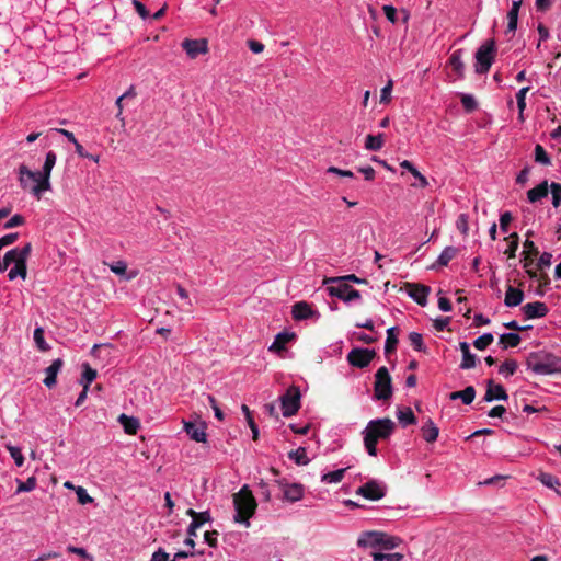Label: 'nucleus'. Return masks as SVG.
Instances as JSON below:
<instances>
[{
    "label": "nucleus",
    "mask_w": 561,
    "mask_h": 561,
    "mask_svg": "<svg viewBox=\"0 0 561 561\" xmlns=\"http://www.w3.org/2000/svg\"><path fill=\"white\" fill-rule=\"evenodd\" d=\"M476 389L472 386L466 387L461 391H455L450 393V399H461L465 404H470L474 400Z\"/></svg>",
    "instance_id": "c756f323"
},
{
    "label": "nucleus",
    "mask_w": 561,
    "mask_h": 561,
    "mask_svg": "<svg viewBox=\"0 0 561 561\" xmlns=\"http://www.w3.org/2000/svg\"><path fill=\"white\" fill-rule=\"evenodd\" d=\"M524 252L523 254L524 255H538L539 254V250L538 248L536 247V244L529 240V239H526L525 242H524Z\"/></svg>",
    "instance_id": "052dcab7"
},
{
    "label": "nucleus",
    "mask_w": 561,
    "mask_h": 561,
    "mask_svg": "<svg viewBox=\"0 0 561 561\" xmlns=\"http://www.w3.org/2000/svg\"><path fill=\"white\" fill-rule=\"evenodd\" d=\"M356 494L369 501H378L386 495V486L376 480H369L356 490Z\"/></svg>",
    "instance_id": "9d476101"
},
{
    "label": "nucleus",
    "mask_w": 561,
    "mask_h": 561,
    "mask_svg": "<svg viewBox=\"0 0 561 561\" xmlns=\"http://www.w3.org/2000/svg\"><path fill=\"white\" fill-rule=\"evenodd\" d=\"M182 47L190 58L194 59L201 54L207 53L206 39H184Z\"/></svg>",
    "instance_id": "ddd939ff"
},
{
    "label": "nucleus",
    "mask_w": 561,
    "mask_h": 561,
    "mask_svg": "<svg viewBox=\"0 0 561 561\" xmlns=\"http://www.w3.org/2000/svg\"><path fill=\"white\" fill-rule=\"evenodd\" d=\"M186 515L192 517L193 523H197V527L201 528L205 523L211 520L210 513L208 511L196 512L193 508L186 511Z\"/></svg>",
    "instance_id": "473e14b6"
},
{
    "label": "nucleus",
    "mask_w": 561,
    "mask_h": 561,
    "mask_svg": "<svg viewBox=\"0 0 561 561\" xmlns=\"http://www.w3.org/2000/svg\"><path fill=\"white\" fill-rule=\"evenodd\" d=\"M393 83L391 80L381 89L380 103H389L391 100V91Z\"/></svg>",
    "instance_id": "13d9d810"
},
{
    "label": "nucleus",
    "mask_w": 561,
    "mask_h": 561,
    "mask_svg": "<svg viewBox=\"0 0 561 561\" xmlns=\"http://www.w3.org/2000/svg\"><path fill=\"white\" fill-rule=\"evenodd\" d=\"M461 104L467 112H472L477 108V102L472 95L462 94Z\"/></svg>",
    "instance_id": "5fc2aeb1"
},
{
    "label": "nucleus",
    "mask_w": 561,
    "mask_h": 561,
    "mask_svg": "<svg viewBox=\"0 0 561 561\" xmlns=\"http://www.w3.org/2000/svg\"><path fill=\"white\" fill-rule=\"evenodd\" d=\"M83 371L81 376L80 383L83 385H90L95 378H96V370L93 369L88 363H84L82 365Z\"/></svg>",
    "instance_id": "ea45409f"
},
{
    "label": "nucleus",
    "mask_w": 561,
    "mask_h": 561,
    "mask_svg": "<svg viewBox=\"0 0 561 561\" xmlns=\"http://www.w3.org/2000/svg\"><path fill=\"white\" fill-rule=\"evenodd\" d=\"M528 91H529V87H524L516 94L517 107H518V112H520V113H524V111L526 108L525 100H526V94Z\"/></svg>",
    "instance_id": "3c124183"
},
{
    "label": "nucleus",
    "mask_w": 561,
    "mask_h": 561,
    "mask_svg": "<svg viewBox=\"0 0 561 561\" xmlns=\"http://www.w3.org/2000/svg\"><path fill=\"white\" fill-rule=\"evenodd\" d=\"M279 485L283 488L284 497L289 502H297L304 495V486L299 483H285L283 481H278Z\"/></svg>",
    "instance_id": "f3484780"
},
{
    "label": "nucleus",
    "mask_w": 561,
    "mask_h": 561,
    "mask_svg": "<svg viewBox=\"0 0 561 561\" xmlns=\"http://www.w3.org/2000/svg\"><path fill=\"white\" fill-rule=\"evenodd\" d=\"M57 156L55 152L49 151L46 153L45 162L42 171L35 172L30 170L26 165L21 164L22 173H27V178L31 181L35 182L33 186H31V193L37 198L41 199L42 194L46 191L51 190L50 185V174L51 170L56 163Z\"/></svg>",
    "instance_id": "f03ea898"
},
{
    "label": "nucleus",
    "mask_w": 561,
    "mask_h": 561,
    "mask_svg": "<svg viewBox=\"0 0 561 561\" xmlns=\"http://www.w3.org/2000/svg\"><path fill=\"white\" fill-rule=\"evenodd\" d=\"M327 290L330 296L336 297L344 302H351L360 298V293L353 288L350 284H329Z\"/></svg>",
    "instance_id": "1a4fd4ad"
},
{
    "label": "nucleus",
    "mask_w": 561,
    "mask_h": 561,
    "mask_svg": "<svg viewBox=\"0 0 561 561\" xmlns=\"http://www.w3.org/2000/svg\"><path fill=\"white\" fill-rule=\"evenodd\" d=\"M458 250L454 247H446L437 259V264L447 266L448 263L457 255Z\"/></svg>",
    "instance_id": "e433bc0d"
},
{
    "label": "nucleus",
    "mask_w": 561,
    "mask_h": 561,
    "mask_svg": "<svg viewBox=\"0 0 561 561\" xmlns=\"http://www.w3.org/2000/svg\"><path fill=\"white\" fill-rule=\"evenodd\" d=\"M535 161L543 165H550L551 159L541 145L535 147Z\"/></svg>",
    "instance_id": "79ce46f5"
},
{
    "label": "nucleus",
    "mask_w": 561,
    "mask_h": 561,
    "mask_svg": "<svg viewBox=\"0 0 561 561\" xmlns=\"http://www.w3.org/2000/svg\"><path fill=\"white\" fill-rule=\"evenodd\" d=\"M300 398V390L296 386H290L280 397V407L285 417H290L299 411Z\"/></svg>",
    "instance_id": "0eeeda50"
},
{
    "label": "nucleus",
    "mask_w": 561,
    "mask_h": 561,
    "mask_svg": "<svg viewBox=\"0 0 561 561\" xmlns=\"http://www.w3.org/2000/svg\"><path fill=\"white\" fill-rule=\"evenodd\" d=\"M118 421L124 427L125 433L129 435H135L140 426L138 419L126 414H121Z\"/></svg>",
    "instance_id": "a878e982"
},
{
    "label": "nucleus",
    "mask_w": 561,
    "mask_h": 561,
    "mask_svg": "<svg viewBox=\"0 0 561 561\" xmlns=\"http://www.w3.org/2000/svg\"><path fill=\"white\" fill-rule=\"evenodd\" d=\"M376 356L377 353L375 350L354 347L347 354L346 359L353 367L366 368Z\"/></svg>",
    "instance_id": "6e6552de"
},
{
    "label": "nucleus",
    "mask_w": 561,
    "mask_h": 561,
    "mask_svg": "<svg viewBox=\"0 0 561 561\" xmlns=\"http://www.w3.org/2000/svg\"><path fill=\"white\" fill-rule=\"evenodd\" d=\"M524 300V291L522 289L515 288L513 286H507L504 304L506 307H517Z\"/></svg>",
    "instance_id": "6ab92c4d"
},
{
    "label": "nucleus",
    "mask_w": 561,
    "mask_h": 561,
    "mask_svg": "<svg viewBox=\"0 0 561 561\" xmlns=\"http://www.w3.org/2000/svg\"><path fill=\"white\" fill-rule=\"evenodd\" d=\"M16 483H18L16 493H21V492L33 491L36 488L37 481H36V478L33 476V477H30L26 481H21V480L16 479Z\"/></svg>",
    "instance_id": "c03bdc74"
},
{
    "label": "nucleus",
    "mask_w": 561,
    "mask_h": 561,
    "mask_svg": "<svg viewBox=\"0 0 561 561\" xmlns=\"http://www.w3.org/2000/svg\"><path fill=\"white\" fill-rule=\"evenodd\" d=\"M78 502L82 505L93 502V499L88 494L87 490L78 486L76 490Z\"/></svg>",
    "instance_id": "6e6d98bb"
},
{
    "label": "nucleus",
    "mask_w": 561,
    "mask_h": 561,
    "mask_svg": "<svg viewBox=\"0 0 561 561\" xmlns=\"http://www.w3.org/2000/svg\"><path fill=\"white\" fill-rule=\"evenodd\" d=\"M549 193V185L547 181L541 182L539 185L527 192V197L530 203H535L546 197Z\"/></svg>",
    "instance_id": "393cba45"
},
{
    "label": "nucleus",
    "mask_w": 561,
    "mask_h": 561,
    "mask_svg": "<svg viewBox=\"0 0 561 561\" xmlns=\"http://www.w3.org/2000/svg\"><path fill=\"white\" fill-rule=\"evenodd\" d=\"M25 222V218L22 215H14L12 216L5 224L4 229H11L18 226H22Z\"/></svg>",
    "instance_id": "4d7b16f0"
},
{
    "label": "nucleus",
    "mask_w": 561,
    "mask_h": 561,
    "mask_svg": "<svg viewBox=\"0 0 561 561\" xmlns=\"http://www.w3.org/2000/svg\"><path fill=\"white\" fill-rule=\"evenodd\" d=\"M409 340L414 350L419 352H425L422 334L417 332H411L409 335Z\"/></svg>",
    "instance_id": "8fccbe9b"
},
{
    "label": "nucleus",
    "mask_w": 561,
    "mask_h": 561,
    "mask_svg": "<svg viewBox=\"0 0 561 561\" xmlns=\"http://www.w3.org/2000/svg\"><path fill=\"white\" fill-rule=\"evenodd\" d=\"M392 378L386 366L377 369L374 382V399L387 401L392 397Z\"/></svg>",
    "instance_id": "39448f33"
},
{
    "label": "nucleus",
    "mask_w": 561,
    "mask_h": 561,
    "mask_svg": "<svg viewBox=\"0 0 561 561\" xmlns=\"http://www.w3.org/2000/svg\"><path fill=\"white\" fill-rule=\"evenodd\" d=\"M522 5V0L513 1L512 8L507 13V30L506 32H515L518 22V12Z\"/></svg>",
    "instance_id": "cd10ccee"
},
{
    "label": "nucleus",
    "mask_w": 561,
    "mask_h": 561,
    "mask_svg": "<svg viewBox=\"0 0 561 561\" xmlns=\"http://www.w3.org/2000/svg\"><path fill=\"white\" fill-rule=\"evenodd\" d=\"M31 252H32V244L26 243L24 245L23 257H21L8 273V277L10 280L15 279L18 276H20L23 279L26 278V276H27L26 262H27V259H28Z\"/></svg>",
    "instance_id": "f8f14e48"
},
{
    "label": "nucleus",
    "mask_w": 561,
    "mask_h": 561,
    "mask_svg": "<svg viewBox=\"0 0 561 561\" xmlns=\"http://www.w3.org/2000/svg\"><path fill=\"white\" fill-rule=\"evenodd\" d=\"M397 417L403 427L416 423V417L411 408L399 409L397 412Z\"/></svg>",
    "instance_id": "2f4dec72"
},
{
    "label": "nucleus",
    "mask_w": 561,
    "mask_h": 561,
    "mask_svg": "<svg viewBox=\"0 0 561 561\" xmlns=\"http://www.w3.org/2000/svg\"><path fill=\"white\" fill-rule=\"evenodd\" d=\"M379 548L391 550L398 547L401 543V539L394 536H390L386 533H382V538H380Z\"/></svg>",
    "instance_id": "4c0bfd02"
},
{
    "label": "nucleus",
    "mask_w": 561,
    "mask_h": 561,
    "mask_svg": "<svg viewBox=\"0 0 561 561\" xmlns=\"http://www.w3.org/2000/svg\"><path fill=\"white\" fill-rule=\"evenodd\" d=\"M396 428L394 422L389 419H377L368 422L363 432L364 446L369 456L377 455L378 440L388 439Z\"/></svg>",
    "instance_id": "f257e3e1"
},
{
    "label": "nucleus",
    "mask_w": 561,
    "mask_h": 561,
    "mask_svg": "<svg viewBox=\"0 0 561 561\" xmlns=\"http://www.w3.org/2000/svg\"><path fill=\"white\" fill-rule=\"evenodd\" d=\"M526 365L537 375L561 374V358L552 353L531 352L527 356Z\"/></svg>",
    "instance_id": "7ed1b4c3"
},
{
    "label": "nucleus",
    "mask_w": 561,
    "mask_h": 561,
    "mask_svg": "<svg viewBox=\"0 0 561 561\" xmlns=\"http://www.w3.org/2000/svg\"><path fill=\"white\" fill-rule=\"evenodd\" d=\"M404 287L408 295L420 306L424 307L427 304V297L431 288L426 285L419 283H405Z\"/></svg>",
    "instance_id": "9b49d317"
},
{
    "label": "nucleus",
    "mask_w": 561,
    "mask_h": 561,
    "mask_svg": "<svg viewBox=\"0 0 561 561\" xmlns=\"http://www.w3.org/2000/svg\"><path fill=\"white\" fill-rule=\"evenodd\" d=\"M508 396L502 385H496L492 379L486 382V391L484 401L491 402L493 400H507Z\"/></svg>",
    "instance_id": "dca6fc26"
},
{
    "label": "nucleus",
    "mask_w": 561,
    "mask_h": 561,
    "mask_svg": "<svg viewBox=\"0 0 561 561\" xmlns=\"http://www.w3.org/2000/svg\"><path fill=\"white\" fill-rule=\"evenodd\" d=\"M295 333L280 332L275 336L274 342L270 346L271 352L285 351L286 344L295 339Z\"/></svg>",
    "instance_id": "b1692460"
},
{
    "label": "nucleus",
    "mask_w": 561,
    "mask_h": 561,
    "mask_svg": "<svg viewBox=\"0 0 561 561\" xmlns=\"http://www.w3.org/2000/svg\"><path fill=\"white\" fill-rule=\"evenodd\" d=\"M398 332H399V329L397 327H392L387 330V339H386V343H385V354L386 355H389V354L396 352L397 345L399 342Z\"/></svg>",
    "instance_id": "bb28decb"
},
{
    "label": "nucleus",
    "mask_w": 561,
    "mask_h": 561,
    "mask_svg": "<svg viewBox=\"0 0 561 561\" xmlns=\"http://www.w3.org/2000/svg\"><path fill=\"white\" fill-rule=\"evenodd\" d=\"M348 282H352L355 284H367L368 283V280L366 278H359L355 274H348V275L337 276V277H330V278H325L323 280L324 284H335V283L348 284Z\"/></svg>",
    "instance_id": "7c9ffc66"
},
{
    "label": "nucleus",
    "mask_w": 561,
    "mask_h": 561,
    "mask_svg": "<svg viewBox=\"0 0 561 561\" xmlns=\"http://www.w3.org/2000/svg\"><path fill=\"white\" fill-rule=\"evenodd\" d=\"M67 550H68V552L75 553V554L81 557L84 560H92V557L83 548H79V547H75V546H68Z\"/></svg>",
    "instance_id": "69168bd1"
},
{
    "label": "nucleus",
    "mask_w": 561,
    "mask_h": 561,
    "mask_svg": "<svg viewBox=\"0 0 561 561\" xmlns=\"http://www.w3.org/2000/svg\"><path fill=\"white\" fill-rule=\"evenodd\" d=\"M493 340L494 337L492 333H484L473 341V346L479 351H483L493 342Z\"/></svg>",
    "instance_id": "de8ad7c7"
},
{
    "label": "nucleus",
    "mask_w": 561,
    "mask_h": 561,
    "mask_svg": "<svg viewBox=\"0 0 561 561\" xmlns=\"http://www.w3.org/2000/svg\"><path fill=\"white\" fill-rule=\"evenodd\" d=\"M34 341H35L38 350H41L43 352H46L49 350L48 344L45 342L44 330L42 328H36L34 330Z\"/></svg>",
    "instance_id": "09e8293b"
},
{
    "label": "nucleus",
    "mask_w": 561,
    "mask_h": 561,
    "mask_svg": "<svg viewBox=\"0 0 561 561\" xmlns=\"http://www.w3.org/2000/svg\"><path fill=\"white\" fill-rule=\"evenodd\" d=\"M291 314L296 321L307 320L314 316H319L307 301L295 302L291 307Z\"/></svg>",
    "instance_id": "4468645a"
},
{
    "label": "nucleus",
    "mask_w": 561,
    "mask_h": 561,
    "mask_svg": "<svg viewBox=\"0 0 561 561\" xmlns=\"http://www.w3.org/2000/svg\"><path fill=\"white\" fill-rule=\"evenodd\" d=\"M463 50L457 49L449 57V66L456 73L457 79H461L465 76V64L462 61Z\"/></svg>",
    "instance_id": "aec40b11"
},
{
    "label": "nucleus",
    "mask_w": 561,
    "mask_h": 561,
    "mask_svg": "<svg viewBox=\"0 0 561 561\" xmlns=\"http://www.w3.org/2000/svg\"><path fill=\"white\" fill-rule=\"evenodd\" d=\"M233 504L237 511L234 522L249 525V519L255 513L256 502L248 485H243L241 490L233 495Z\"/></svg>",
    "instance_id": "20e7f679"
},
{
    "label": "nucleus",
    "mask_w": 561,
    "mask_h": 561,
    "mask_svg": "<svg viewBox=\"0 0 561 561\" xmlns=\"http://www.w3.org/2000/svg\"><path fill=\"white\" fill-rule=\"evenodd\" d=\"M457 229L466 234L468 232V216L466 214H461L456 221Z\"/></svg>",
    "instance_id": "0e129e2a"
},
{
    "label": "nucleus",
    "mask_w": 561,
    "mask_h": 561,
    "mask_svg": "<svg viewBox=\"0 0 561 561\" xmlns=\"http://www.w3.org/2000/svg\"><path fill=\"white\" fill-rule=\"evenodd\" d=\"M421 432L424 440L427 443H434L438 437L439 428L432 421V419H427L421 427Z\"/></svg>",
    "instance_id": "5701e85b"
},
{
    "label": "nucleus",
    "mask_w": 561,
    "mask_h": 561,
    "mask_svg": "<svg viewBox=\"0 0 561 561\" xmlns=\"http://www.w3.org/2000/svg\"><path fill=\"white\" fill-rule=\"evenodd\" d=\"M551 193H552V205L558 207L561 204V184L551 183Z\"/></svg>",
    "instance_id": "864d4df0"
},
{
    "label": "nucleus",
    "mask_w": 561,
    "mask_h": 561,
    "mask_svg": "<svg viewBox=\"0 0 561 561\" xmlns=\"http://www.w3.org/2000/svg\"><path fill=\"white\" fill-rule=\"evenodd\" d=\"M380 538H382V533L381 531H365L363 533L358 540H357V545L358 547H363V548H366V547H371V548H376V547H379V542H380Z\"/></svg>",
    "instance_id": "a211bd4d"
},
{
    "label": "nucleus",
    "mask_w": 561,
    "mask_h": 561,
    "mask_svg": "<svg viewBox=\"0 0 561 561\" xmlns=\"http://www.w3.org/2000/svg\"><path fill=\"white\" fill-rule=\"evenodd\" d=\"M517 362L514 359H506L499 368V373L505 377L513 376L517 370Z\"/></svg>",
    "instance_id": "a19ab883"
},
{
    "label": "nucleus",
    "mask_w": 561,
    "mask_h": 561,
    "mask_svg": "<svg viewBox=\"0 0 561 561\" xmlns=\"http://www.w3.org/2000/svg\"><path fill=\"white\" fill-rule=\"evenodd\" d=\"M552 254L549 252H543L537 263V267L539 270H543L545 267H549L551 265Z\"/></svg>",
    "instance_id": "e2e57ef3"
},
{
    "label": "nucleus",
    "mask_w": 561,
    "mask_h": 561,
    "mask_svg": "<svg viewBox=\"0 0 561 561\" xmlns=\"http://www.w3.org/2000/svg\"><path fill=\"white\" fill-rule=\"evenodd\" d=\"M513 220V216L510 211H505L500 217V228L503 232L508 231V226Z\"/></svg>",
    "instance_id": "bf43d9fd"
},
{
    "label": "nucleus",
    "mask_w": 561,
    "mask_h": 561,
    "mask_svg": "<svg viewBox=\"0 0 561 561\" xmlns=\"http://www.w3.org/2000/svg\"><path fill=\"white\" fill-rule=\"evenodd\" d=\"M383 142H385L383 134H378L376 136L368 135L366 137L365 148L367 150L377 151V150L381 149V147L383 146Z\"/></svg>",
    "instance_id": "72a5a7b5"
},
{
    "label": "nucleus",
    "mask_w": 561,
    "mask_h": 561,
    "mask_svg": "<svg viewBox=\"0 0 561 561\" xmlns=\"http://www.w3.org/2000/svg\"><path fill=\"white\" fill-rule=\"evenodd\" d=\"M288 457L299 466L307 465L309 462V458L307 457V451L304 447H299L296 450H291L288 454Z\"/></svg>",
    "instance_id": "58836bf2"
},
{
    "label": "nucleus",
    "mask_w": 561,
    "mask_h": 561,
    "mask_svg": "<svg viewBox=\"0 0 561 561\" xmlns=\"http://www.w3.org/2000/svg\"><path fill=\"white\" fill-rule=\"evenodd\" d=\"M23 252H24V247L23 248H14L10 251H8L5 254H4V257H3V261L5 263V270L9 267L10 264L14 263V265L16 264V262L23 257Z\"/></svg>",
    "instance_id": "c9c22d12"
},
{
    "label": "nucleus",
    "mask_w": 561,
    "mask_h": 561,
    "mask_svg": "<svg viewBox=\"0 0 561 561\" xmlns=\"http://www.w3.org/2000/svg\"><path fill=\"white\" fill-rule=\"evenodd\" d=\"M346 468L337 469L322 476V481L328 483H339L344 478Z\"/></svg>",
    "instance_id": "37998d69"
},
{
    "label": "nucleus",
    "mask_w": 561,
    "mask_h": 561,
    "mask_svg": "<svg viewBox=\"0 0 561 561\" xmlns=\"http://www.w3.org/2000/svg\"><path fill=\"white\" fill-rule=\"evenodd\" d=\"M61 366L62 360L57 358L46 368V377L43 381L46 387L51 388L56 385L57 374L59 373Z\"/></svg>",
    "instance_id": "412c9836"
},
{
    "label": "nucleus",
    "mask_w": 561,
    "mask_h": 561,
    "mask_svg": "<svg viewBox=\"0 0 561 561\" xmlns=\"http://www.w3.org/2000/svg\"><path fill=\"white\" fill-rule=\"evenodd\" d=\"M8 450L11 455V457L14 459V462L18 467L23 466L24 463V457L22 455V451L19 447L14 446H8Z\"/></svg>",
    "instance_id": "603ef678"
},
{
    "label": "nucleus",
    "mask_w": 561,
    "mask_h": 561,
    "mask_svg": "<svg viewBox=\"0 0 561 561\" xmlns=\"http://www.w3.org/2000/svg\"><path fill=\"white\" fill-rule=\"evenodd\" d=\"M520 340L517 333H505L500 336L499 344H501L503 348L516 347L520 343Z\"/></svg>",
    "instance_id": "f704fd0d"
},
{
    "label": "nucleus",
    "mask_w": 561,
    "mask_h": 561,
    "mask_svg": "<svg viewBox=\"0 0 561 561\" xmlns=\"http://www.w3.org/2000/svg\"><path fill=\"white\" fill-rule=\"evenodd\" d=\"M19 239V233L13 232L0 238V249L13 244Z\"/></svg>",
    "instance_id": "680f3d73"
},
{
    "label": "nucleus",
    "mask_w": 561,
    "mask_h": 561,
    "mask_svg": "<svg viewBox=\"0 0 561 561\" xmlns=\"http://www.w3.org/2000/svg\"><path fill=\"white\" fill-rule=\"evenodd\" d=\"M133 5L136 10V12L142 18L147 19L149 16V11L147 10L146 5L140 2L139 0H133Z\"/></svg>",
    "instance_id": "338daca9"
},
{
    "label": "nucleus",
    "mask_w": 561,
    "mask_h": 561,
    "mask_svg": "<svg viewBox=\"0 0 561 561\" xmlns=\"http://www.w3.org/2000/svg\"><path fill=\"white\" fill-rule=\"evenodd\" d=\"M538 479L540 480V482L550 488V489H554L557 490V486H560L561 483L559 481V479L550 473H546V472H541L538 477Z\"/></svg>",
    "instance_id": "a18cd8bd"
},
{
    "label": "nucleus",
    "mask_w": 561,
    "mask_h": 561,
    "mask_svg": "<svg viewBox=\"0 0 561 561\" xmlns=\"http://www.w3.org/2000/svg\"><path fill=\"white\" fill-rule=\"evenodd\" d=\"M460 351L462 353V362L460 364L461 369H471L477 364V357L470 352V346L467 342L459 343Z\"/></svg>",
    "instance_id": "4be33fe9"
},
{
    "label": "nucleus",
    "mask_w": 561,
    "mask_h": 561,
    "mask_svg": "<svg viewBox=\"0 0 561 561\" xmlns=\"http://www.w3.org/2000/svg\"><path fill=\"white\" fill-rule=\"evenodd\" d=\"M185 431L187 435L197 443L206 442V433L203 426H196L194 423H185Z\"/></svg>",
    "instance_id": "c85d7f7f"
},
{
    "label": "nucleus",
    "mask_w": 561,
    "mask_h": 561,
    "mask_svg": "<svg viewBox=\"0 0 561 561\" xmlns=\"http://www.w3.org/2000/svg\"><path fill=\"white\" fill-rule=\"evenodd\" d=\"M371 557L374 561H401L403 559V554L399 552L394 553H381V552H373Z\"/></svg>",
    "instance_id": "49530a36"
},
{
    "label": "nucleus",
    "mask_w": 561,
    "mask_h": 561,
    "mask_svg": "<svg viewBox=\"0 0 561 561\" xmlns=\"http://www.w3.org/2000/svg\"><path fill=\"white\" fill-rule=\"evenodd\" d=\"M217 536H218L217 530L206 531L204 534V539L211 548H216L217 547Z\"/></svg>",
    "instance_id": "774afa93"
},
{
    "label": "nucleus",
    "mask_w": 561,
    "mask_h": 561,
    "mask_svg": "<svg viewBox=\"0 0 561 561\" xmlns=\"http://www.w3.org/2000/svg\"><path fill=\"white\" fill-rule=\"evenodd\" d=\"M522 310L527 319L542 318L549 311L546 304L541 301L528 302L523 306Z\"/></svg>",
    "instance_id": "2eb2a0df"
},
{
    "label": "nucleus",
    "mask_w": 561,
    "mask_h": 561,
    "mask_svg": "<svg viewBox=\"0 0 561 561\" xmlns=\"http://www.w3.org/2000/svg\"><path fill=\"white\" fill-rule=\"evenodd\" d=\"M495 54L496 46L494 39H489L482 44L476 51V72L480 75L486 73L493 64Z\"/></svg>",
    "instance_id": "423d86ee"
}]
</instances>
